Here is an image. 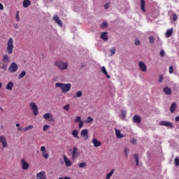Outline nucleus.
Masks as SVG:
<instances>
[{"label":"nucleus","mask_w":179,"mask_h":179,"mask_svg":"<svg viewBox=\"0 0 179 179\" xmlns=\"http://www.w3.org/2000/svg\"><path fill=\"white\" fill-rule=\"evenodd\" d=\"M55 87H59L62 89V92L63 93L69 92V90L71 89V83H56Z\"/></svg>","instance_id":"obj_1"},{"label":"nucleus","mask_w":179,"mask_h":179,"mask_svg":"<svg viewBox=\"0 0 179 179\" xmlns=\"http://www.w3.org/2000/svg\"><path fill=\"white\" fill-rule=\"evenodd\" d=\"M13 49H14L13 39V38H8L7 42V53L8 55L13 54Z\"/></svg>","instance_id":"obj_2"},{"label":"nucleus","mask_w":179,"mask_h":179,"mask_svg":"<svg viewBox=\"0 0 179 179\" xmlns=\"http://www.w3.org/2000/svg\"><path fill=\"white\" fill-rule=\"evenodd\" d=\"M55 66L59 68L60 70H66L68 69L67 62H64L61 60H58L55 62Z\"/></svg>","instance_id":"obj_3"},{"label":"nucleus","mask_w":179,"mask_h":179,"mask_svg":"<svg viewBox=\"0 0 179 179\" xmlns=\"http://www.w3.org/2000/svg\"><path fill=\"white\" fill-rule=\"evenodd\" d=\"M18 69H19V66L15 62H11L10 67H8V72L11 73H14L17 72Z\"/></svg>","instance_id":"obj_4"},{"label":"nucleus","mask_w":179,"mask_h":179,"mask_svg":"<svg viewBox=\"0 0 179 179\" xmlns=\"http://www.w3.org/2000/svg\"><path fill=\"white\" fill-rule=\"evenodd\" d=\"M29 107L31 110H32L34 116H36L37 115H38V107L36 106L35 103L34 102L30 103Z\"/></svg>","instance_id":"obj_5"},{"label":"nucleus","mask_w":179,"mask_h":179,"mask_svg":"<svg viewBox=\"0 0 179 179\" xmlns=\"http://www.w3.org/2000/svg\"><path fill=\"white\" fill-rule=\"evenodd\" d=\"M79 155H80V153L78 151V148L76 147H73L72 150V156H71L72 160L76 159Z\"/></svg>","instance_id":"obj_6"},{"label":"nucleus","mask_w":179,"mask_h":179,"mask_svg":"<svg viewBox=\"0 0 179 179\" xmlns=\"http://www.w3.org/2000/svg\"><path fill=\"white\" fill-rule=\"evenodd\" d=\"M80 136H81V137L83 138H84L85 141H87L88 138H89L88 130L87 129H83L81 131V132H80Z\"/></svg>","instance_id":"obj_7"},{"label":"nucleus","mask_w":179,"mask_h":179,"mask_svg":"<svg viewBox=\"0 0 179 179\" xmlns=\"http://www.w3.org/2000/svg\"><path fill=\"white\" fill-rule=\"evenodd\" d=\"M0 143L3 145V148H6L8 147L7 140L6 136H0Z\"/></svg>","instance_id":"obj_8"},{"label":"nucleus","mask_w":179,"mask_h":179,"mask_svg":"<svg viewBox=\"0 0 179 179\" xmlns=\"http://www.w3.org/2000/svg\"><path fill=\"white\" fill-rule=\"evenodd\" d=\"M41 152H42L43 159H48L49 158V154L46 152L45 146H41Z\"/></svg>","instance_id":"obj_9"},{"label":"nucleus","mask_w":179,"mask_h":179,"mask_svg":"<svg viewBox=\"0 0 179 179\" xmlns=\"http://www.w3.org/2000/svg\"><path fill=\"white\" fill-rule=\"evenodd\" d=\"M138 68L141 71V72H147V67L145 62H138Z\"/></svg>","instance_id":"obj_10"},{"label":"nucleus","mask_w":179,"mask_h":179,"mask_svg":"<svg viewBox=\"0 0 179 179\" xmlns=\"http://www.w3.org/2000/svg\"><path fill=\"white\" fill-rule=\"evenodd\" d=\"M21 166L24 171H27L29 167V164L27 163L25 159H21Z\"/></svg>","instance_id":"obj_11"},{"label":"nucleus","mask_w":179,"mask_h":179,"mask_svg":"<svg viewBox=\"0 0 179 179\" xmlns=\"http://www.w3.org/2000/svg\"><path fill=\"white\" fill-rule=\"evenodd\" d=\"M43 118L45 120L50 121V122H54V118L52 117V115L51 113H45L43 115Z\"/></svg>","instance_id":"obj_12"},{"label":"nucleus","mask_w":179,"mask_h":179,"mask_svg":"<svg viewBox=\"0 0 179 179\" xmlns=\"http://www.w3.org/2000/svg\"><path fill=\"white\" fill-rule=\"evenodd\" d=\"M159 125L160 126H165L166 127L173 128V125H172L171 122H166V121H160L159 122Z\"/></svg>","instance_id":"obj_13"},{"label":"nucleus","mask_w":179,"mask_h":179,"mask_svg":"<svg viewBox=\"0 0 179 179\" xmlns=\"http://www.w3.org/2000/svg\"><path fill=\"white\" fill-rule=\"evenodd\" d=\"M36 178L40 179H47L46 173L45 171H41L36 174Z\"/></svg>","instance_id":"obj_14"},{"label":"nucleus","mask_w":179,"mask_h":179,"mask_svg":"<svg viewBox=\"0 0 179 179\" xmlns=\"http://www.w3.org/2000/svg\"><path fill=\"white\" fill-rule=\"evenodd\" d=\"M8 63H9V62H3V61L0 62V69H3V71H6L7 67H8Z\"/></svg>","instance_id":"obj_15"},{"label":"nucleus","mask_w":179,"mask_h":179,"mask_svg":"<svg viewBox=\"0 0 179 179\" xmlns=\"http://www.w3.org/2000/svg\"><path fill=\"white\" fill-rule=\"evenodd\" d=\"M53 20H54V22H55V23L59 24V26L60 27H62V22L61 21V20L59 18V17L57 15H54L53 16Z\"/></svg>","instance_id":"obj_16"},{"label":"nucleus","mask_w":179,"mask_h":179,"mask_svg":"<svg viewBox=\"0 0 179 179\" xmlns=\"http://www.w3.org/2000/svg\"><path fill=\"white\" fill-rule=\"evenodd\" d=\"M63 159H64V162H65V164L67 167H69L72 165L71 161L68 159L67 157L64 155Z\"/></svg>","instance_id":"obj_17"},{"label":"nucleus","mask_w":179,"mask_h":179,"mask_svg":"<svg viewBox=\"0 0 179 179\" xmlns=\"http://www.w3.org/2000/svg\"><path fill=\"white\" fill-rule=\"evenodd\" d=\"M92 143L95 148L101 146V142L99 141L96 138H92Z\"/></svg>","instance_id":"obj_18"},{"label":"nucleus","mask_w":179,"mask_h":179,"mask_svg":"<svg viewBox=\"0 0 179 179\" xmlns=\"http://www.w3.org/2000/svg\"><path fill=\"white\" fill-rule=\"evenodd\" d=\"M141 120H142V118H141V117L137 115L133 117V122L135 123L140 124Z\"/></svg>","instance_id":"obj_19"},{"label":"nucleus","mask_w":179,"mask_h":179,"mask_svg":"<svg viewBox=\"0 0 179 179\" xmlns=\"http://www.w3.org/2000/svg\"><path fill=\"white\" fill-rule=\"evenodd\" d=\"M177 108H178V104H176V103H173L172 104H171V106H170V112L175 113Z\"/></svg>","instance_id":"obj_20"},{"label":"nucleus","mask_w":179,"mask_h":179,"mask_svg":"<svg viewBox=\"0 0 179 179\" xmlns=\"http://www.w3.org/2000/svg\"><path fill=\"white\" fill-rule=\"evenodd\" d=\"M101 38L104 41H107L108 39V36L107 35V32H102L101 34Z\"/></svg>","instance_id":"obj_21"},{"label":"nucleus","mask_w":179,"mask_h":179,"mask_svg":"<svg viewBox=\"0 0 179 179\" xmlns=\"http://www.w3.org/2000/svg\"><path fill=\"white\" fill-rule=\"evenodd\" d=\"M115 136H117V138L120 139L124 138L123 134H120V130L115 129Z\"/></svg>","instance_id":"obj_22"},{"label":"nucleus","mask_w":179,"mask_h":179,"mask_svg":"<svg viewBox=\"0 0 179 179\" xmlns=\"http://www.w3.org/2000/svg\"><path fill=\"white\" fill-rule=\"evenodd\" d=\"M141 9L143 13H145V0H141Z\"/></svg>","instance_id":"obj_23"},{"label":"nucleus","mask_w":179,"mask_h":179,"mask_svg":"<svg viewBox=\"0 0 179 179\" xmlns=\"http://www.w3.org/2000/svg\"><path fill=\"white\" fill-rule=\"evenodd\" d=\"M13 87V82H9L8 83L6 87H5V89L12 91Z\"/></svg>","instance_id":"obj_24"},{"label":"nucleus","mask_w":179,"mask_h":179,"mask_svg":"<svg viewBox=\"0 0 179 179\" xmlns=\"http://www.w3.org/2000/svg\"><path fill=\"white\" fill-rule=\"evenodd\" d=\"M31 4V2H30L29 0H24V1H23V7H24V8H27L29 7Z\"/></svg>","instance_id":"obj_25"},{"label":"nucleus","mask_w":179,"mask_h":179,"mask_svg":"<svg viewBox=\"0 0 179 179\" xmlns=\"http://www.w3.org/2000/svg\"><path fill=\"white\" fill-rule=\"evenodd\" d=\"M101 72H103V74L106 76V77H107L108 79L110 78V76L108 75V72L106 67L104 66L101 67Z\"/></svg>","instance_id":"obj_26"},{"label":"nucleus","mask_w":179,"mask_h":179,"mask_svg":"<svg viewBox=\"0 0 179 179\" xmlns=\"http://www.w3.org/2000/svg\"><path fill=\"white\" fill-rule=\"evenodd\" d=\"M164 92L166 93L167 95H170L172 93L171 89L169 88L168 87H166L164 88Z\"/></svg>","instance_id":"obj_27"},{"label":"nucleus","mask_w":179,"mask_h":179,"mask_svg":"<svg viewBox=\"0 0 179 179\" xmlns=\"http://www.w3.org/2000/svg\"><path fill=\"white\" fill-rule=\"evenodd\" d=\"M172 34H173V29H167L166 32V38H169L170 36H171Z\"/></svg>","instance_id":"obj_28"},{"label":"nucleus","mask_w":179,"mask_h":179,"mask_svg":"<svg viewBox=\"0 0 179 179\" xmlns=\"http://www.w3.org/2000/svg\"><path fill=\"white\" fill-rule=\"evenodd\" d=\"M72 136H73V138H76L79 139L78 130H76V129L73 130Z\"/></svg>","instance_id":"obj_29"},{"label":"nucleus","mask_w":179,"mask_h":179,"mask_svg":"<svg viewBox=\"0 0 179 179\" xmlns=\"http://www.w3.org/2000/svg\"><path fill=\"white\" fill-rule=\"evenodd\" d=\"M114 171H115V169H112L111 171L107 174L106 179H110L111 176H113V175L114 174Z\"/></svg>","instance_id":"obj_30"},{"label":"nucleus","mask_w":179,"mask_h":179,"mask_svg":"<svg viewBox=\"0 0 179 179\" xmlns=\"http://www.w3.org/2000/svg\"><path fill=\"white\" fill-rule=\"evenodd\" d=\"M94 122V118L92 117L88 116L87 119L86 120L85 122L87 124H90Z\"/></svg>","instance_id":"obj_31"},{"label":"nucleus","mask_w":179,"mask_h":179,"mask_svg":"<svg viewBox=\"0 0 179 179\" xmlns=\"http://www.w3.org/2000/svg\"><path fill=\"white\" fill-rule=\"evenodd\" d=\"M1 62H10L9 56H8V55H3V60H1Z\"/></svg>","instance_id":"obj_32"},{"label":"nucleus","mask_w":179,"mask_h":179,"mask_svg":"<svg viewBox=\"0 0 179 179\" xmlns=\"http://www.w3.org/2000/svg\"><path fill=\"white\" fill-rule=\"evenodd\" d=\"M34 128V127L32 125H29L27 127H24L22 131H24V132H26L27 131H29L31 130Z\"/></svg>","instance_id":"obj_33"},{"label":"nucleus","mask_w":179,"mask_h":179,"mask_svg":"<svg viewBox=\"0 0 179 179\" xmlns=\"http://www.w3.org/2000/svg\"><path fill=\"white\" fill-rule=\"evenodd\" d=\"M134 159L135 161L136 162V166H139V158L138 154H134Z\"/></svg>","instance_id":"obj_34"},{"label":"nucleus","mask_w":179,"mask_h":179,"mask_svg":"<svg viewBox=\"0 0 179 179\" xmlns=\"http://www.w3.org/2000/svg\"><path fill=\"white\" fill-rule=\"evenodd\" d=\"M148 40L150 41V44L155 43V38L153 36H148Z\"/></svg>","instance_id":"obj_35"},{"label":"nucleus","mask_w":179,"mask_h":179,"mask_svg":"<svg viewBox=\"0 0 179 179\" xmlns=\"http://www.w3.org/2000/svg\"><path fill=\"white\" fill-rule=\"evenodd\" d=\"M26 76V72L22 71L20 73V76H18V79H22Z\"/></svg>","instance_id":"obj_36"},{"label":"nucleus","mask_w":179,"mask_h":179,"mask_svg":"<svg viewBox=\"0 0 179 179\" xmlns=\"http://www.w3.org/2000/svg\"><path fill=\"white\" fill-rule=\"evenodd\" d=\"M82 96V92L80 90H79L78 92H77L76 93V95L73 96V97H81Z\"/></svg>","instance_id":"obj_37"},{"label":"nucleus","mask_w":179,"mask_h":179,"mask_svg":"<svg viewBox=\"0 0 179 179\" xmlns=\"http://www.w3.org/2000/svg\"><path fill=\"white\" fill-rule=\"evenodd\" d=\"M126 110H121V117H122V119H125L126 118Z\"/></svg>","instance_id":"obj_38"},{"label":"nucleus","mask_w":179,"mask_h":179,"mask_svg":"<svg viewBox=\"0 0 179 179\" xmlns=\"http://www.w3.org/2000/svg\"><path fill=\"white\" fill-rule=\"evenodd\" d=\"M83 122V121H81L80 116H76V117L75 119V122L78 123V122Z\"/></svg>","instance_id":"obj_39"},{"label":"nucleus","mask_w":179,"mask_h":179,"mask_svg":"<svg viewBox=\"0 0 179 179\" xmlns=\"http://www.w3.org/2000/svg\"><path fill=\"white\" fill-rule=\"evenodd\" d=\"M86 165H87V164L85 162H82L78 164V167L80 169H83Z\"/></svg>","instance_id":"obj_40"},{"label":"nucleus","mask_w":179,"mask_h":179,"mask_svg":"<svg viewBox=\"0 0 179 179\" xmlns=\"http://www.w3.org/2000/svg\"><path fill=\"white\" fill-rule=\"evenodd\" d=\"M107 26H108L107 22H102V24H101V28L105 29V28L107 27Z\"/></svg>","instance_id":"obj_41"},{"label":"nucleus","mask_w":179,"mask_h":179,"mask_svg":"<svg viewBox=\"0 0 179 179\" xmlns=\"http://www.w3.org/2000/svg\"><path fill=\"white\" fill-rule=\"evenodd\" d=\"M174 162H175L176 166H179V158L178 157H176L175 158Z\"/></svg>","instance_id":"obj_42"},{"label":"nucleus","mask_w":179,"mask_h":179,"mask_svg":"<svg viewBox=\"0 0 179 179\" xmlns=\"http://www.w3.org/2000/svg\"><path fill=\"white\" fill-rule=\"evenodd\" d=\"M110 53L111 56L116 53V48H115V47L112 48V49L110 50Z\"/></svg>","instance_id":"obj_43"},{"label":"nucleus","mask_w":179,"mask_h":179,"mask_svg":"<svg viewBox=\"0 0 179 179\" xmlns=\"http://www.w3.org/2000/svg\"><path fill=\"white\" fill-rule=\"evenodd\" d=\"M160 57H163L165 56V51L164 50H161L159 52Z\"/></svg>","instance_id":"obj_44"},{"label":"nucleus","mask_w":179,"mask_h":179,"mask_svg":"<svg viewBox=\"0 0 179 179\" xmlns=\"http://www.w3.org/2000/svg\"><path fill=\"white\" fill-rule=\"evenodd\" d=\"M79 122V129H81L84 126V122L83 121H80Z\"/></svg>","instance_id":"obj_45"},{"label":"nucleus","mask_w":179,"mask_h":179,"mask_svg":"<svg viewBox=\"0 0 179 179\" xmlns=\"http://www.w3.org/2000/svg\"><path fill=\"white\" fill-rule=\"evenodd\" d=\"M16 127H17V131H22L23 129L20 128V124L19 123H16Z\"/></svg>","instance_id":"obj_46"},{"label":"nucleus","mask_w":179,"mask_h":179,"mask_svg":"<svg viewBox=\"0 0 179 179\" xmlns=\"http://www.w3.org/2000/svg\"><path fill=\"white\" fill-rule=\"evenodd\" d=\"M173 72H174V70H173V66H171L169 67V74H173Z\"/></svg>","instance_id":"obj_47"},{"label":"nucleus","mask_w":179,"mask_h":179,"mask_svg":"<svg viewBox=\"0 0 179 179\" xmlns=\"http://www.w3.org/2000/svg\"><path fill=\"white\" fill-rule=\"evenodd\" d=\"M63 109L68 111L69 110V105L66 104V106H64Z\"/></svg>","instance_id":"obj_48"},{"label":"nucleus","mask_w":179,"mask_h":179,"mask_svg":"<svg viewBox=\"0 0 179 179\" xmlns=\"http://www.w3.org/2000/svg\"><path fill=\"white\" fill-rule=\"evenodd\" d=\"M49 127H50L49 125L45 124V125L43 126V131H48V129Z\"/></svg>","instance_id":"obj_49"},{"label":"nucleus","mask_w":179,"mask_h":179,"mask_svg":"<svg viewBox=\"0 0 179 179\" xmlns=\"http://www.w3.org/2000/svg\"><path fill=\"white\" fill-rule=\"evenodd\" d=\"M173 21L178 20V15L176 14H173Z\"/></svg>","instance_id":"obj_50"},{"label":"nucleus","mask_w":179,"mask_h":179,"mask_svg":"<svg viewBox=\"0 0 179 179\" xmlns=\"http://www.w3.org/2000/svg\"><path fill=\"white\" fill-rule=\"evenodd\" d=\"M16 20L17 22H19L20 20V15H19V11L17 12Z\"/></svg>","instance_id":"obj_51"},{"label":"nucleus","mask_w":179,"mask_h":179,"mask_svg":"<svg viewBox=\"0 0 179 179\" xmlns=\"http://www.w3.org/2000/svg\"><path fill=\"white\" fill-rule=\"evenodd\" d=\"M128 152H129V149L125 148L124 149V154H125V157H127L128 156Z\"/></svg>","instance_id":"obj_52"},{"label":"nucleus","mask_w":179,"mask_h":179,"mask_svg":"<svg viewBox=\"0 0 179 179\" xmlns=\"http://www.w3.org/2000/svg\"><path fill=\"white\" fill-rule=\"evenodd\" d=\"M158 81H159V83H162V82L163 81V76H162V75H160L159 79L158 80Z\"/></svg>","instance_id":"obj_53"},{"label":"nucleus","mask_w":179,"mask_h":179,"mask_svg":"<svg viewBox=\"0 0 179 179\" xmlns=\"http://www.w3.org/2000/svg\"><path fill=\"white\" fill-rule=\"evenodd\" d=\"M110 6V3H106V4L104 5L105 9L107 10V9L108 8V6Z\"/></svg>","instance_id":"obj_54"},{"label":"nucleus","mask_w":179,"mask_h":179,"mask_svg":"<svg viewBox=\"0 0 179 179\" xmlns=\"http://www.w3.org/2000/svg\"><path fill=\"white\" fill-rule=\"evenodd\" d=\"M4 8L3 5L0 3V10H3Z\"/></svg>","instance_id":"obj_55"},{"label":"nucleus","mask_w":179,"mask_h":179,"mask_svg":"<svg viewBox=\"0 0 179 179\" xmlns=\"http://www.w3.org/2000/svg\"><path fill=\"white\" fill-rule=\"evenodd\" d=\"M140 44V41L138 40H135V45H138Z\"/></svg>","instance_id":"obj_56"},{"label":"nucleus","mask_w":179,"mask_h":179,"mask_svg":"<svg viewBox=\"0 0 179 179\" xmlns=\"http://www.w3.org/2000/svg\"><path fill=\"white\" fill-rule=\"evenodd\" d=\"M59 179H71V178L70 177H65V178L60 177V178H59Z\"/></svg>","instance_id":"obj_57"},{"label":"nucleus","mask_w":179,"mask_h":179,"mask_svg":"<svg viewBox=\"0 0 179 179\" xmlns=\"http://www.w3.org/2000/svg\"><path fill=\"white\" fill-rule=\"evenodd\" d=\"M176 121L179 122V115L176 117Z\"/></svg>","instance_id":"obj_58"},{"label":"nucleus","mask_w":179,"mask_h":179,"mask_svg":"<svg viewBox=\"0 0 179 179\" xmlns=\"http://www.w3.org/2000/svg\"><path fill=\"white\" fill-rule=\"evenodd\" d=\"M133 144H136V139H133Z\"/></svg>","instance_id":"obj_59"},{"label":"nucleus","mask_w":179,"mask_h":179,"mask_svg":"<svg viewBox=\"0 0 179 179\" xmlns=\"http://www.w3.org/2000/svg\"><path fill=\"white\" fill-rule=\"evenodd\" d=\"M1 87H2V83H0V90H1Z\"/></svg>","instance_id":"obj_60"},{"label":"nucleus","mask_w":179,"mask_h":179,"mask_svg":"<svg viewBox=\"0 0 179 179\" xmlns=\"http://www.w3.org/2000/svg\"><path fill=\"white\" fill-rule=\"evenodd\" d=\"M36 179H42V178H37Z\"/></svg>","instance_id":"obj_61"},{"label":"nucleus","mask_w":179,"mask_h":179,"mask_svg":"<svg viewBox=\"0 0 179 179\" xmlns=\"http://www.w3.org/2000/svg\"><path fill=\"white\" fill-rule=\"evenodd\" d=\"M3 179H6V178H3Z\"/></svg>","instance_id":"obj_62"}]
</instances>
